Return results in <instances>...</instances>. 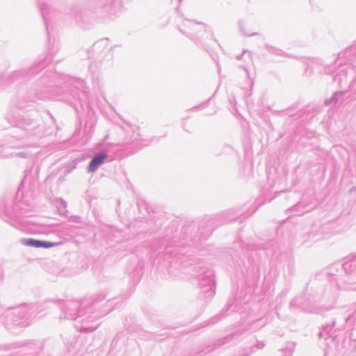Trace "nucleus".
<instances>
[{
  "label": "nucleus",
  "instance_id": "nucleus-1",
  "mask_svg": "<svg viewBox=\"0 0 356 356\" xmlns=\"http://www.w3.org/2000/svg\"><path fill=\"white\" fill-rule=\"evenodd\" d=\"M24 244L27 246H32L34 248H49L54 247L56 245V243H51V242H46L39 240H34L32 238L26 240L24 242Z\"/></svg>",
  "mask_w": 356,
  "mask_h": 356
},
{
  "label": "nucleus",
  "instance_id": "nucleus-2",
  "mask_svg": "<svg viewBox=\"0 0 356 356\" xmlns=\"http://www.w3.org/2000/svg\"><path fill=\"white\" fill-rule=\"evenodd\" d=\"M106 157V154H102L94 157L89 164L88 170L90 172L95 171L97 167L104 162Z\"/></svg>",
  "mask_w": 356,
  "mask_h": 356
}]
</instances>
